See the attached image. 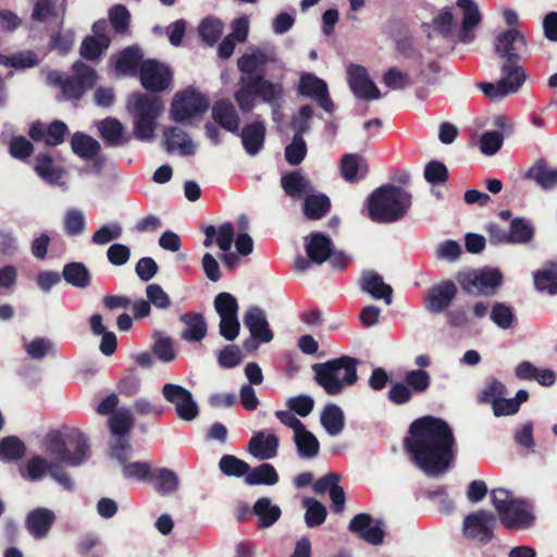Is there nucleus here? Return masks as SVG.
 <instances>
[{"mask_svg":"<svg viewBox=\"0 0 557 557\" xmlns=\"http://www.w3.org/2000/svg\"><path fill=\"white\" fill-rule=\"evenodd\" d=\"M454 444L448 424L432 417L416 420L410 426V437L405 441L411 460L430 476L442 474L450 467Z\"/></svg>","mask_w":557,"mask_h":557,"instance_id":"f257e3e1","label":"nucleus"},{"mask_svg":"<svg viewBox=\"0 0 557 557\" xmlns=\"http://www.w3.org/2000/svg\"><path fill=\"white\" fill-rule=\"evenodd\" d=\"M494 48L504 59L503 77L496 83H481L479 87L485 97L498 101L517 92L525 81L527 76L519 64V59L527 50V40L518 28H509L495 37Z\"/></svg>","mask_w":557,"mask_h":557,"instance_id":"f03ea898","label":"nucleus"},{"mask_svg":"<svg viewBox=\"0 0 557 557\" xmlns=\"http://www.w3.org/2000/svg\"><path fill=\"white\" fill-rule=\"evenodd\" d=\"M44 450L59 465L76 467L85 462L90 455L87 437L78 429L66 428L48 433L44 441Z\"/></svg>","mask_w":557,"mask_h":557,"instance_id":"7ed1b4c3","label":"nucleus"},{"mask_svg":"<svg viewBox=\"0 0 557 557\" xmlns=\"http://www.w3.org/2000/svg\"><path fill=\"white\" fill-rule=\"evenodd\" d=\"M356 358L343 356L312 366L317 383L331 396L342 394L358 381Z\"/></svg>","mask_w":557,"mask_h":557,"instance_id":"20e7f679","label":"nucleus"},{"mask_svg":"<svg viewBox=\"0 0 557 557\" xmlns=\"http://www.w3.org/2000/svg\"><path fill=\"white\" fill-rule=\"evenodd\" d=\"M126 109L133 119L134 136L143 141H151L156 137L157 120L164 110L161 98L135 92L128 97Z\"/></svg>","mask_w":557,"mask_h":557,"instance_id":"39448f33","label":"nucleus"},{"mask_svg":"<svg viewBox=\"0 0 557 557\" xmlns=\"http://www.w3.org/2000/svg\"><path fill=\"white\" fill-rule=\"evenodd\" d=\"M411 205V196L396 186L375 189L368 200V212L372 221L389 223L403 218Z\"/></svg>","mask_w":557,"mask_h":557,"instance_id":"423d86ee","label":"nucleus"},{"mask_svg":"<svg viewBox=\"0 0 557 557\" xmlns=\"http://www.w3.org/2000/svg\"><path fill=\"white\" fill-rule=\"evenodd\" d=\"M491 500L506 529L523 531L533 527L535 516L532 505L527 500L516 498L505 488L493 490Z\"/></svg>","mask_w":557,"mask_h":557,"instance_id":"0eeeda50","label":"nucleus"},{"mask_svg":"<svg viewBox=\"0 0 557 557\" xmlns=\"http://www.w3.org/2000/svg\"><path fill=\"white\" fill-rule=\"evenodd\" d=\"M75 76L63 79L58 72L48 74V82L59 85L67 99H79L83 94L95 86L97 82L96 72L85 63L77 61L73 65Z\"/></svg>","mask_w":557,"mask_h":557,"instance_id":"6e6552de","label":"nucleus"},{"mask_svg":"<svg viewBox=\"0 0 557 557\" xmlns=\"http://www.w3.org/2000/svg\"><path fill=\"white\" fill-rule=\"evenodd\" d=\"M209 108L203 95L195 89L177 92L172 101L170 115L172 121L180 124H190L201 116Z\"/></svg>","mask_w":557,"mask_h":557,"instance_id":"1a4fd4ad","label":"nucleus"},{"mask_svg":"<svg viewBox=\"0 0 557 557\" xmlns=\"http://www.w3.org/2000/svg\"><path fill=\"white\" fill-rule=\"evenodd\" d=\"M502 280L500 271L493 268L469 270L457 275L458 284L469 295H492Z\"/></svg>","mask_w":557,"mask_h":557,"instance_id":"9d476101","label":"nucleus"},{"mask_svg":"<svg viewBox=\"0 0 557 557\" xmlns=\"http://www.w3.org/2000/svg\"><path fill=\"white\" fill-rule=\"evenodd\" d=\"M48 461L40 455L30 457L21 469V475L30 481H39L47 473L65 490H72L74 483L63 468L53 458Z\"/></svg>","mask_w":557,"mask_h":557,"instance_id":"9b49d317","label":"nucleus"},{"mask_svg":"<svg viewBox=\"0 0 557 557\" xmlns=\"http://www.w3.org/2000/svg\"><path fill=\"white\" fill-rule=\"evenodd\" d=\"M214 309L220 317V335L226 341H234L240 330L236 298L230 293H220L214 298Z\"/></svg>","mask_w":557,"mask_h":557,"instance_id":"f8f14e48","label":"nucleus"},{"mask_svg":"<svg viewBox=\"0 0 557 557\" xmlns=\"http://www.w3.org/2000/svg\"><path fill=\"white\" fill-rule=\"evenodd\" d=\"M162 396L175 408L177 417L185 421H193L198 416V406L191 393L185 387L166 383L162 387Z\"/></svg>","mask_w":557,"mask_h":557,"instance_id":"ddd939ff","label":"nucleus"},{"mask_svg":"<svg viewBox=\"0 0 557 557\" xmlns=\"http://www.w3.org/2000/svg\"><path fill=\"white\" fill-rule=\"evenodd\" d=\"M495 523L493 513L479 510L465 518L463 535L481 543H488L493 537Z\"/></svg>","mask_w":557,"mask_h":557,"instance_id":"4468645a","label":"nucleus"},{"mask_svg":"<svg viewBox=\"0 0 557 557\" xmlns=\"http://www.w3.org/2000/svg\"><path fill=\"white\" fill-rule=\"evenodd\" d=\"M139 78L144 88L150 91H162L170 86L172 74L169 67L154 60L140 64Z\"/></svg>","mask_w":557,"mask_h":557,"instance_id":"2eb2a0df","label":"nucleus"},{"mask_svg":"<svg viewBox=\"0 0 557 557\" xmlns=\"http://www.w3.org/2000/svg\"><path fill=\"white\" fill-rule=\"evenodd\" d=\"M348 84L358 98L377 100L382 97L380 89L370 78L368 71L361 65L351 64L347 69Z\"/></svg>","mask_w":557,"mask_h":557,"instance_id":"dca6fc26","label":"nucleus"},{"mask_svg":"<svg viewBox=\"0 0 557 557\" xmlns=\"http://www.w3.org/2000/svg\"><path fill=\"white\" fill-rule=\"evenodd\" d=\"M457 286L451 281H444L431 287L424 298V308L431 313H442L449 308L457 296Z\"/></svg>","mask_w":557,"mask_h":557,"instance_id":"f3484780","label":"nucleus"},{"mask_svg":"<svg viewBox=\"0 0 557 557\" xmlns=\"http://www.w3.org/2000/svg\"><path fill=\"white\" fill-rule=\"evenodd\" d=\"M108 23L104 20L97 21L92 25V36L84 39L81 46V55L85 59H97L110 45L108 36Z\"/></svg>","mask_w":557,"mask_h":557,"instance_id":"a211bd4d","label":"nucleus"},{"mask_svg":"<svg viewBox=\"0 0 557 557\" xmlns=\"http://www.w3.org/2000/svg\"><path fill=\"white\" fill-rule=\"evenodd\" d=\"M349 530L372 545H379L383 542L384 532L382 523L379 520L372 519L368 513L355 516L349 523Z\"/></svg>","mask_w":557,"mask_h":557,"instance_id":"6ab92c4d","label":"nucleus"},{"mask_svg":"<svg viewBox=\"0 0 557 557\" xmlns=\"http://www.w3.org/2000/svg\"><path fill=\"white\" fill-rule=\"evenodd\" d=\"M490 312L488 304L485 301H475L469 307H459L448 313V321L455 327H467L475 324L479 320L485 318Z\"/></svg>","mask_w":557,"mask_h":557,"instance_id":"aec40b11","label":"nucleus"},{"mask_svg":"<svg viewBox=\"0 0 557 557\" xmlns=\"http://www.w3.org/2000/svg\"><path fill=\"white\" fill-rule=\"evenodd\" d=\"M244 323L248 327L251 339L260 343H270L273 339V333L264 311L259 307H250L244 317Z\"/></svg>","mask_w":557,"mask_h":557,"instance_id":"412c9836","label":"nucleus"},{"mask_svg":"<svg viewBox=\"0 0 557 557\" xmlns=\"http://www.w3.org/2000/svg\"><path fill=\"white\" fill-rule=\"evenodd\" d=\"M248 449L259 460L273 459L277 455L278 437L272 432H256L249 441Z\"/></svg>","mask_w":557,"mask_h":557,"instance_id":"4be33fe9","label":"nucleus"},{"mask_svg":"<svg viewBox=\"0 0 557 557\" xmlns=\"http://www.w3.org/2000/svg\"><path fill=\"white\" fill-rule=\"evenodd\" d=\"M64 12L65 5L63 2L57 3L55 0H36L32 17L40 23L60 26L63 23Z\"/></svg>","mask_w":557,"mask_h":557,"instance_id":"5701e85b","label":"nucleus"},{"mask_svg":"<svg viewBox=\"0 0 557 557\" xmlns=\"http://www.w3.org/2000/svg\"><path fill=\"white\" fill-rule=\"evenodd\" d=\"M166 151L176 152L180 156H193L196 145L189 136L180 127H169L163 133Z\"/></svg>","mask_w":557,"mask_h":557,"instance_id":"b1692460","label":"nucleus"},{"mask_svg":"<svg viewBox=\"0 0 557 557\" xmlns=\"http://www.w3.org/2000/svg\"><path fill=\"white\" fill-rule=\"evenodd\" d=\"M180 320L185 325V329L181 333L182 339L198 343L206 337L208 325L201 313L194 311L187 312L182 314Z\"/></svg>","mask_w":557,"mask_h":557,"instance_id":"393cba45","label":"nucleus"},{"mask_svg":"<svg viewBox=\"0 0 557 557\" xmlns=\"http://www.w3.org/2000/svg\"><path fill=\"white\" fill-rule=\"evenodd\" d=\"M457 7L462 11V24L458 30V39L462 42H470L473 38L471 32L481 21L479 8L472 0H458Z\"/></svg>","mask_w":557,"mask_h":557,"instance_id":"a878e982","label":"nucleus"},{"mask_svg":"<svg viewBox=\"0 0 557 557\" xmlns=\"http://www.w3.org/2000/svg\"><path fill=\"white\" fill-rule=\"evenodd\" d=\"M360 286L363 292L375 299H383L386 305L392 304L393 289L385 284L383 277L373 271L364 272L360 278Z\"/></svg>","mask_w":557,"mask_h":557,"instance_id":"bb28decb","label":"nucleus"},{"mask_svg":"<svg viewBox=\"0 0 557 557\" xmlns=\"http://www.w3.org/2000/svg\"><path fill=\"white\" fill-rule=\"evenodd\" d=\"M252 515L258 519L257 528L263 530L278 521L282 510L269 497H260L252 507Z\"/></svg>","mask_w":557,"mask_h":557,"instance_id":"cd10ccee","label":"nucleus"},{"mask_svg":"<svg viewBox=\"0 0 557 557\" xmlns=\"http://www.w3.org/2000/svg\"><path fill=\"white\" fill-rule=\"evenodd\" d=\"M35 172L45 182L66 189V185L63 182L64 171L61 168L55 166L51 157L47 153H39L36 157Z\"/></svg>","mask_w":557,"mask_h":557,"instance_id":"c85d7f7f","label":"nucleus"},{"mask_svg":"<svg viewBox=\"0 0 557 557\" xmlns=\"http://www.w3.org/2000/svg\"><path fill=\"white\" fill-rule=\"evenodd\" d=\"M293 441L298 456L302 459H313L320 453V443L317 436L306 425L294 433Z\"/></svg>","mask_w":557,"mask_h":557,"instance_id":"c756f323","label":"nucleus"},{"mask_svg":"<svg viewBox=\"0 0 557 557\" xmlns=\"http://www.w3.org/2000/svg\"><path fill=\"white\" fill-rule=\"evenodd\" d=\"M149 482L161 495L174 494L180 487L177 474L168 468L152 470Z\"/></svg>","mask_w":557,"mask_h":557,"instance_id":"7c9ffc66","label":"nucleus"},{"mask_svg":"<svg viewBox=\"0 0 557 557\" xmlns=\"http://www.w3.org/2000/svg\"><path fill=\"white\" fill-rule=\"evenodd\" d=\"M536 290L549 296L557 294V263L550 262L533 273Z\"/></svg>","mask_w":557,"mask_h":557,"instance_id":"2f4dec72","label":"nucleus"},{"mask_svg":"<svg viewBox=\"0 0 557 557\" xmlns=\"http://www.w3.org/2000/svg\"><path fill=\"white\" fill-rule=\"evenodd\" d=\"M333 245L329 237L321 233L310 236L306 245L307 253L312 262L323 263L332 255Z\"/></svg>","mask_w":557,"mask_h":557,"instance_id":"473e14b6","label":"nucleus"},{"mask_svg":"<svg viewBox=\"0 0 557 557\" xmlns=\"http://www.w3.org/2000/svg\"><path fill=\"white\" fill-rule=\"evenodd\" d=\"M265 127L261 122H253L242 131V143L247 153L255 156L263 147Z\"/></svg>","mask_w":557,"mask_h":557,"instance_id":"72a5a7b5","label":"nucleus"},{"mask_svg":"<svg viewBox=\"0 0 557 557\" xmlns=\"http://www.w3.org/2000/svg\"><path fill=\"white\" fill-rule=\"evenodd\" d=\"M54 520V515L46 508H38L28 513L26 525L35 537H44Z\"/></svg>","mask_w":557,"mask_h":557,"instance_id":"f704fd0d","label":"nucleus"},{"mask_svg":"<svg viewBox=\"0 0 557 557\" xmlns=\"http://www.w3.org/2000/svg\"><path fill=\"white\" fill-rule=\"evenodd\" d=\"M282 187L284 191L294 199L306 198L307 195L313 191L310 181L298 172L283 176Z\"/></svg>","mask_w":557,"mask_h":557,"instance_id":"c9c22d12","label":"nucleus"},{"mask_svg":"<svg viewBox=\"0 0 557 557\" xmlns=\"http://www.w3.org/2000/svg\"><path fill=\"white\" fill-rule=\"evenodd\" d=\"M525 177L534 181L543 189H553L557 185V168L539 161L529 169Z\"/></svg>","mask_w":557,"mask_h":557,"instance_id":"e433bc0d","label":"nucleus"},{"mask_svg":"<svg viewBox=\"0 0 557 557\" xmlns=\"http://www.w3.org/2000/svg\"><path fill=\"white\" fill-rule=\"evenodd\" d=\"M97 125L102 138L107 144L111 146H120L128 141V137L125 135L124 126L119 120L108 117L100 121Z\"/></svg>","mask_w":557,"mask_h":557,"instance_id":"4c0bfd02","label":"nucleus"},{"mask_svg":"<svg viewBox=\"0 0 557 557\" xmlns=\"http://www.w3.org/2000/svg\"><path fill=\"white\" fill-rule=\"evenodd\" d=\"M212 115L216 123L225 129L236 133L239 128V119L235 108L227 101H219L212 108Z\"/></svg>","mask_w":557,"mask_h":557,"instance_id":"58836bf2","label":"nucleus"},{"mask_svg":"<svg viewBox=\"0 0 557 557\" xmlns=\"http://www.w3.org/2000/svg\"><path fill=\"white\" fill-rule=\"evenodd\" d=\"M143 58L137 47H128L114 58V69L119 75H133Z\"/></svg>","mask_w":557,"mask_h":557,"instance_id":"ea45409f","label":"nucleus"},{"mask_svg":"<svg viewBox=\"0 0 557 557\" xmlns=\"http://www.w3.org/2000/svg\"><path fill=\"white\" fill-rule=\"evenodd\" d=\"M321 424L327 434L338 435L345 425V416L343 410L334 404L324 407L320 418Z\"/></svg>","mask_w":557,"mask_h":557,"instance_id":"a19ab883","label":"nucleus"},{"mask_svg":"<svg viewBox=\"0 0 557 557\" xmlns=\"http://www.w3.org/2000/svg\"><path fill=\"white\" fill-rule=\"evenodd\" d=\"M368 165L358 154H345L341 162V173L347 182H355L366 176Z\"/></svg>","mask_w":557,"mask_h":557,"instance_id":"79ce46f5","label":"nucleus"},{"mask_svg":"<svg viewBox=\"0 0 557 557\" xmlns=\"http://www.w3.org/2000/svg\"><path fill=\"white\" fill-rule=\"evenodd\" d=\"M245 482L248 485H274L278 482V474L272 465L262 463L256 468H249Z\"/></svg>","mask_w":557,"mask_h":557,"instance_id":"37998d69","label":"nucleus"},{"mask_svg":"<svg viewBox=\"0 0 557 557\" xmlns=\"http://www.w3.org/2000/svg\"><path fill=\"white\" fill-rule=\"evenodd\" d=\"M71 146L73 152L85 160L92 159L100 150V144L83 133H75L73 135Z\"/></svg>","mask_w":557,"mask_h":557,"instance_id":"c03bdc74","label":"nucleus"},{"mask_svg":"<svg viewBox=\"0 0 557 557\" xmlns=\"http://www.w3.org/2000/svg\"><path fill=\"white\" fill-rule=\"evenodd\" d=\"M298 91L300 95L312 99L321 98L327 94L326 83L312 73H302L300 76Z\"/></svg>","mask_w":557,"mask_h":557,"instance_id":"a18cd8bd","label":"nucleus"},{"mask_svg":"<svg viewBox=\"0 0 557 557\" xmlns=\"http://www.w3.org/2000/svg\"><path fill=\"white\" fill-rule=\"evenodd\" d=\"M528 398L529 393L525 389H519L513 398L503 396L492 405L493 413L496 417L515 414Z\"/></svg>","mask_w":557,"mask_h":557,"instance_id":"49530a36","label":"nucleus"},{"mask_svg":"<svg viewBox=\"0 0 557 557\" xmlns=\"http://www.w3.org/2000/svg\"><path fill=\"white\" fill-rule=\"evenodd\" d=\"M330 210V199L323 194L307 195L304 202V213L308 219L318 220Z\"/></svg>","mask_w":557,"mask_h":557,"instance_id":"de8ad7c7","label":"nucleus"},{"mask_svg":"<svg viewBox=\"0 0 557 557\" xmlns=\"http://www.w3.org/2000/svg\"><path fill=\"white\" fill-rule=\"evenodd\" d=\"M62 275L64 280L78 288H86L90 284V273L81 262H72L64 267Z\"/></svg>","mask_w":557,"mask_h":557,"instance_id":"09e8293b","label":"nucleus"},{"mask_svg":"<svg viewBox=\"0 0 557 557\" xmlns=\"http://www.w3.org/2000/svg\"><path fill=\"white\" fill-rule=\"evenodd\" d=\"M224 24L216 17L207 16L198 26V33L202 41L213 46L222 36Z\"/></svg>","mask_w":557,"mask_h":557,"instance_id":"8fccbe9b","label":"nucleus"},{"mask_svg":"<svg viewBox=\"0 0 557 557\" xmlns=\"http://www.w3.org/2000/svg\"><path fill=\"white\" fill-rule=\"evenodd\" d=\"M134 419L128 408L117 409L109 419V428L114 437L125 436L133 428Z\"/></svg>","mask_w":557,"mask_h":557,"instance_id":"3c124183","label":"nucleus"},{"mask_svg":"<svg viewBox=\"0 0 557 557\" xmlns=\"http://www.w3.org/2000/svg\"><path fill=\"white\" fill-rule=\"evenodd\" d=\"M302 506L306 508L305 522L308 528L319 527L325 521L326 508L319 500L306 497Z\"/></svg>","mask_w":557,"mask_h":557,"instance_id":"603ef678","label":"nucleus"},{"mask_svg":"<svg viewBox=\"0 0 557 557\" xmlns=\"http://www.w3.org/2000/svg\"><path fill=\"white\" fill-rule=\"evenodd\" d=\"M63 228L69 236H81L86 230L84 212L75 208L66 210L63 216Z\"/></svg>","mask_w":557,"mask_h":557,"instance_id":"864d4df0","label":"nucleus"},{"mask_svg":"<svg viewBox=\"0 0 557 557\" xmlns=\"http://www.w3.org/2000/svg\"><path fill=\"white\" fill-rule=\"evenodd\" d=\"M251 87L265 102H272L280 99L283 95V88L280 84H273L263 77L251 78Z\"/></svg>","mask_w":557,"mask_h":557,"instance_id":"5fc2aeb1","label":"nucleus"},{"mask_svg":"<svg viewBox=\"0 0 557 557\" xmlns=\"http://www.w3.org/2000/svg\"><path fill=\"white\" fill-rule=\"evenodd\" d=\"M121 468L123 476L127 480L149 481L152 472L151 465L148 461L128 460Z\"/></svg>","mask_w":557,"mask_h":557,"instance_id":"6e6d98bb","label":"nucleus"},{"mask_svg":"<svg viewBox=\"0 0 557 557\" xmlns=\"http://www.w3.org/2000/svg\"><path fill=\"white\" fill-rule=\"evenodd\" d=\"M506 394V386L497 379H487L484 386L478 394V401L481 404H494Z\"/></svg>","mask_w":557,"mask_h":557,"instance_id":"4d7b16f0","label":"nucleus"},{"mask_svg":"<svg viewBox=\"0 0 557 557\" xmlns=\"http://www.w3.org/2000/svg\"><path fill=\"white\" fill-rule=\"evenodd\" d=\"M123 234V227L119 222H111L99 227L92 235L91 242L98 246H104Z\"/></svg>","mask_w":557,"mask_h":557,"instance_id":"13d9d810","label":"nucleus"},{"mask_svg":"<svg viewBox=\"0 0 557 557\" xmlns=\"http://www.w3.org/2000/svg\"><path fill=\"white\" fill-rule=\"evenodd\" d=\"M405 383L414 394H422L431 385V375L425 370H410L405 373Z\"/></svg>","mask_w":557,"mask_h":557,"instance_id":"bf43d9fd","label":"nucleus"},{"mask_svg":"<svg viewBox=\"0 0 557 557\" xmlns=\"http://www.w3.org/2000/svg\"><path fill=\"white\" fill-rule=\"evenodd\" d=\"M508 233L510 244H523L531 240L533 236V228L528 221L523 219H515L511 221Z\"/></svg>","mask_w":557,"mask_h":557,"instance_id":"052dcab7","label":"nucleus"},{"mask_svg":"<svg viewBox=\"0 0 557 557\" xmlns=\"http://www.w3.org/2000/svg\"><path fill=\"white\" fill-rule=\"evenodd\" d=\"M25 454V445L17 437L9 436L0 442V459L11 461Z\"/></svg>","mask_w":557,"mask_h":557,"instance_id":"680f3d73","label":"nucleus"},{"mask_svg":"<svg viewBox=\"0 0 557 557\" xmlns=\"http://www.w3.org/2000/svg\"><path fill=\"white\" fill-rule=\"evenodd\" d=\"M153 343V352L163 362H171L175 359L176 352L173 347V341L171 337L156 333Z\"/></svg>","mask_w":557,"mask_h":557,"instance_id":"e2e57ef3","label":"nucleus"},{"mask_svg":"<svg viewBox=\"0 0 557 557\" xmlns=\"http://www.w3.org/2000/svg\"><path fill=\"white\" fill-rule=\"evenodd\" d=\"M111 458L117 460V462L122 466L128 460H131L133 456V447L125 436L114 437L110 444V453Z\"/></svg>","mask_w":557,"mask_h":557,"instance_id":"0e129e2a","label":"nucleus"},{"mask_svg":"<svg viewBox=\"0 0 557 557\" xmlns=\"http://www.w3.org/2000/svg\"><path fill=\"white\" fill-rule=\"evenodd\" d=\"M268 62V57L260 50H255L238 59V69L246 74H252Z\"/></svg>","mask_w":557,"mask_h":557,"instance_id":"69168bd1","label":"nucleus"},{"mask_svg":"<svg viewBox=\"0 0 557 557\" xmlns=\"http://www.w3.org/2000/svg\"><path fill=\"white\" fill-rule=\"evenodd\" d=\"M219 467L224 474L234 476H246V473L249 470V465L247 462L232 455L223 456L220 459Z\"/></svg>","mask_w":557,"mask_h":557,"instance_id":"338daca9","label":"nucleus"},{"mask_svg":"<svg viewBox=\"0 0 557 557\" xmlns=\"http://www.w3.org/2000/svg\"><path fill=\"white\" fill-rule=\"evenodd\" d=\"M25 350L33 359H41L50 354H54L53 343L45 337H37L25 345Z\"/></svg>","mask_w":557,"mask_h":557,"instance_id":"774afa93","label":"nucleus"}]
</instances>
